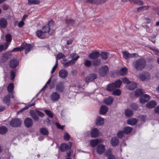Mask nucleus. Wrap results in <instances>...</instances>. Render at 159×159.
<instances>
[{"label": "nucleus", "mask_w": 159, "mask_h": 159, "mask_svg": "<svg viewBox=\"0 0 159 159\" xmlns=\"http://www.w3.org/2000/svg\"><path fill=\"white\" fill-rule=\"evenodd\" d=\"M147 61L143 58H140L135 62L134 68L138 70H142L144 69L146 66Z\"/></svg>", "instance_id": "f257e3e1"}, {"label": "nucleus", "mask_w": 159, "mask_h": 159, "mask_svg": "<svg viewBox=\"0 0 159 159\" xmlns=\"http://www.w3.org/2000/svg\"><path fill=\"white\" fill-rule=\"evenodd\" d=\"M122 81L120 80H117L114 83L108 84L106 88L107 90L111 92L114 91L117 88H119L121 85Z\"/></svg>", "instance_id": "f03ea898"}, {"label": "nucleus", "mask_w": 159, "mask_h": 159, "mask_svg": "<svg viewBox=\"0 0 159 159\" xmlns=\"http://www.w3.org/2000/svg\"><path fill=\"white\" fill-rule=\"evenodd\" d=\"M10 125L12 127H17L20 126L21 124V121L18 118H13L10 122Z\"/></svg>", "instance_id": "7ed1b4c3"}, {"label": "nucleus", "mask_w": 159, "mask_h": 159, "mask_svg": "<svg viewBox=\"0 0 159 159\" xmlns=\"http://www.w3.org/2000/svg\"><path fill=\"white\" fill-rule=\"evenodd\" d=\"M65 86L64 82L62 81H59L56 85V90L58 92H63L65 89Z\"/></svg>", "instance_id": "20e7f679"}, {"label": "nucleus", "mask_w": 159, "mask_h": 159, "mask_svg": "<svg viewBox=\"0 0 159 159\" xmlns=\"http://www.w3.org/2000/svg\"><path fill=\"white\" fill-rule=\"evenodd\" d=\"M107 0H85V2L90 3L93 5H98L105 2Z\"/></svg>", "instance_id": "39448f33"}, {"label": "nucleus", "mask_w": 159, "mask_h": 159, "mask_svg": "<svg viewBox=\"0 0 159 159\" xmlns=\"http://www.w3.org/2000/svg\"><path fill=\"white\" fill-rule=\"evenodd\" d=\"M109 69L107 65L102 66L99 70V74L101 76H104L107 72H108Z\"/></svg>", "instance_id": "423d86ee"}, {"label": "nucleus", "mask_w": 159, "mask_h": 159, "mask_svg": "<svg viewBox=\"0 0 159 159\" xmlns=\"http://www.w3.org/2000/svg\"><path fill=\"white\" fill-rule=\"evenodd\" d=\"M137 55L138 54L137 53H129L126 51L123 52V57L126 60H128L130 58L136 57Z\"/></svg>", "instance_id": "0eeeda50"}, {"label": "nucleus", "mask_w": 159, "mask_h": 159, "mask_svg": "<svg viewBox=\"0 0 159 159\" xmlns=\"http://www.w3.org/2000/svg\"><path fill=\"white\" fill-rule=\"evenodd\" d=\"M70 146H69L66 143H62L60 146V151L62 152L67 151V150L70 149L71 147V142H70Z\"/></svg>", "instance_id": "6e6552de"}, {"label": "nucleus", "mask_w": 159, "mask_h": 159, "mask_svg": "<svg viewBox=\"0 0 159 159\" xmlns=\"http://www.w3.org/2000/svg\"><path fill=\"white\" fill-rule=\"evenodd\" d=\"M97 75L95 73H91L89 74L86 78L85 81L87 83H89L92 82L96 79Z\"/></svg>", "instance_id": "1a4fd4ad"}, {"label": "nucleus", "mask_w": 159, "mask_h": 159, "mask_svg": "<svg viewBox=\"0 0 159 159\" xmlns=\"http://www.w3.org/2000/svg\"><path fill=\"white\" fill-rule=\"evenodd\" d=\"M150 99V96L147 94H144L139 97V102L141 103H145Z\"/></svg>", "instance_id": "9d476101"}, {"label": "nucleus", "mask_w": 159, "mask_h": 159, "mask_svg": "<svg viewBox=\"0 0 159 159\" xmlns=\"http://www.w3.org/2000/svg\"><path fill=\"white\" fill-rule=\"evenodd\" d=\"M12 55L11 53L9 52H7L3 53L1 59L2 62H7L10 57Z\"/></svg>", "instance_id": "9b49d317"}, {"label": "nucleus", "mask_w": 159, "mask_h": 159, "mask_svg": "<svg viewBox=\"0 0 159 159\" xmlns=\"http://www.w3.org/2000/svg\"><path fill=\"white\" fill-rule=\"evenodd\" d=\"M19 63V61L17 60L16 58H14L10 61L9 65L10 68H14L18 66Z\"/></svg>", "instance_id": "f8f14e48"}, {"label": "nucleus", "mask_w": 159, "mask_h": 159, "mask_svg": "<svg viewBox=\"0 0 159 159\" xmlns=\"http://www.w3.org/2000/svg\"><path fill=\"white\" fill-rule=\"evenodd\" d=\"M42 30L45 34L48 33L50 35L53 34L54 32V31L53 29H52L48 25H47L43 26L42 28Z\"/></svg>", "instance_id": "ddd939ff"}, {"label": "nucleus", "mask_w": 159, "mask_h": 159, "mask_svg": "<svg viewBox=\"0 0 159 159\" xmlns=\"http://www.w3.org/2000/svg\"><path fill=\"white\" fill-rule=\"evenodd\" d=\"M139 79L142 81L148 80L150 78V74L148 72H143L139 75Z\"/></svg>", "instance_id": "4468645a"}, {"label": "nucleus", "mask_w": 159, "mask_h": 159, "mask_svg": "<svg viewBox=\"0 0 159 159\" xmlns=\"http://www.w3.org/2000/svg\"><path fill=\"white\" fill-rule=\"evenodd\" d=\"M105 150V146L101 144L98 145L96 148L97 152L98 154L102 155L104 152Z\"/></svg>", "instance_id": "2eb2a0df"}, {"label": "nucleus", "mask_w": 159, "mask_h": 159, "mask_svg": "<svg viewBox=\"0 0 159 159\" xmlns=\"http://www.w3.org/2000/svg\"><path fill=\"white\" fill-rule=\"evenodd\" d=\"M60 95L57 92H53L51 94L50 98L53 101H57L60 98Z\"/></svg>", "instance_id": "dca6fc26"}, {"label": "nucleus", "mask_w": 159, "mask_h": 159, "mask_svg": "<svg viewBox=\"0 0 159 159\" xmlns=\"http://www.w3.org/2000/svg\"><path fill=\"white\" fill-rule=\"evenodd\" d=\"M36 34L37 36L40 39H44L46 38V34L41 30H37Z\"/></svg>", "instance_id": "f3484780"}, {"label": "nucleus", "mask_w": 159, "mask_h": 159, "mask_svg": "<svg viewBox=\"0 0 159 159\" xmlns=\"http://www.w3.org/2000/svg\"><path fill=\"white\" fill-rule=\"evenodd\" d=\"M100 53L98 51L93 52L89 55V57L91 59H97L100 56Z\"/></svg>", "instance_id": "a211bd4d"}, {"label": "nucleus", "mask_w": 159, "mask_h": 159, "mask_svg": "<svg viewBox=\"0 0 159 159\" xmlns=\"http://www.w3.org/2000/svg\"><path fill=\"white\" fill-rule=\"evenodd\" d=\"M68 75L67 71L64 69H61L59 72V77L62 79L66 77Z\"/></svg>", "instance_id": "6ab92c4d"}, {"label": "nucleus", "mask_w": 159, "mask_h": 159, "mask_svg": "<svg viewBox=\"0 0 159 159\" xmlns=\"http://www.w3.org/2000/svg\"><path fill=\"white\" fill-rule=\"evenodd\" d=\"M24 123L25 126L27 128H29L33 124L32 119L29 117H27L25 119Z\"/></svg>", "instance_id": "aec40b11"}, {"label": "nucleus", "mask_w": 159, "mask_h": 159, "mask_svg": "<svg viewBox=\"0 0 159 159\" xmlns=\"http://www.w3.org/2000/svg\"><path fill=\"white\" fill-rule=\"evenodd\" d=\"M114 100V98L112 97L109 96L105 98L104 102L107 105H109L112 103Z\"/></svg>", "instance_id": "412c9836"}, {"label": "nucleus", "mask_w": 159, "mask_h": 159, "mask_svg": "<svg viewBox=\"0 0 159 159\" xmlns=\"http://www.w3.org/2000/svg\"><path fill=\"white\" fill-rule=\"evenodd\" d=\"M7 24V21L6 19L4 18L0 19V26L3 29L6 28Z\"/></svg>", "instance_id": "4be33fe9"}, {"label": "nucleus", "mask_w": 159, "mask_h": 159, "mask_svg": "<svg viewBox=\"0 0 159 159\" xmlns=\"http://www.w3.org/2000/svg\"><path fill=\"white\" fill-rule=\"evenodd\" d=\"M108 111V107L105 105H102L100 109V113L101 115L106 114Z\"/></svg>", "instance_id": "5701e85b"}, {"label": "nucleus", "mask_w": 159, "mask_h": 159, "mask_svg": "<svg viewBox=\"0 0 159 159\" xmlns=\"http://www.w3.org/2000/svg\"><path fill=\"white\" fill-rule=\"evenodd\" d=\"M98 130L96 128L92 129L91 131V136L93 138L97 137L98 136Z\"/></svg>", "instance_id": "b1692460"}, {"label": "nucleus", "mask_w": 159, "mask_h": 159, "mask_svg": "<svg viewBox=\"0 0 159 159\" xmlns=\"http://www.w3.org/2000/svg\"><path fill=\"white\" fill-rule=\"evenodd\" d=\"M119 143V140L116 137H112L111 141V143L113 147H116L117 146Z\"/></svg>", "instance_id": "393cba45"}, {"label": "nucleus", "mask_w": 159, "mask_h": 159, "mask_svg": "<svg viewBox=\"0 0 159 159\" xmlns=\"http://www.w3.org/2000/svg\"><path fill=\"white\" fill-rule=\"evenodd\" d=\"M104 123V120L103 118L98 116L96 119V124L97 125L101 126Z\"/></svg>", "instance_id": "a878e982"}, {"label": "nucleus", "mask_w": 159, "mask_h": 159, "mask_svg": "<svg viewBox=\"0 0 159 159\" xmlns=\"http://www.w3.org/2000/svg\"><path fill=\"white\" fill-rule=\"evenodd\" d=\"M75 20L72 19L66 18L65 20V23L67 26H73L75 24Z\"/></svg>", "instance_id": "bb28decb"}, {"label": "nucleus", "mask_w": 159, "mask_h": 159, "mask_svg": "<svg viewBox=\"0 0 159 159\" xmlns=\"http://www.w3.org/2000/svg\"><path fill=\"white\" fill-rule=\"evenodd\" d=\"M156 105V102L155 101H152L147 103L146 106L147 108H154Z\"/></svg>", "instance_id": "cd10ccee"}, {"label": "nucleus", "mask_w": 159, "mask_h": 159, "mask_svg": "<svg viewBox=\"0 0 159 159\" xmlns=\"http://www.w3.org/2000/svg\"><path fill=\"white\" fill-rule=\"evenodd\" d=\"M10 95H7L4 97L2 101L3 103L9 105L10 104Z\"/></svg>", "instance_id": "c85d7f7f"}, {"label": "nucleus", "mask_w": 159, "mask_h": 159, "mask_svg": "<svg viewBox=\"0 0 159 159\" xmlns=\"http://www.w3.org/2000/svg\"><path fill=\"white\" fill-rule=\"evenodd\" d=\"M133 129L131 127L129 126L125 127L123 129V130L125 134H129L132 131Z\"/></svg>", "instance_id": "c756f323"}, {"label": "nucleus", "mask_w": 159, "mask_h": 159, "mask_svg": "<svg viewBox=\"0 0 159 159\" xmlns=\"http://www.w3.org/2000/svg\"><path fill=\"white\" fill-rule=\"evenodd\" d=\"M137 84L134 82H130L128 85V89L130 90H133L136 87Z\"/></svg>", "instance_id": "7c9ffc66"}, {"label": "nucleus", "mask_w": 159, "mask_h": 159, "mask_svg": "<svg viewBox=\"0 0 159 159\" xmlns=\"http://www.w3.org/2000/svg\"><path fill=\"white\" fill-rule=\"evenodd\" d=\"M138 122L137 119L135 118H133L132 119L128 120L127 121L128 124L134 125H136Z\"/></svg>", "instance_id": "2f4dec72"}, {"label": "nucleus", "mask_w": 159, "mask_h": 159, "mask_svg": "<svg viewBox=\"0 0 159 159\" xmlns=\"http://www.w3.org/2000/svg\"><path fill=\"white\" fill-rule=\"evenodd\" d=\"M30 114L33 118V119L36 121H38L39 119V117L37 115L36 113L33 111H30Z\"/></svg>", "instance_id": "473e14b6"}, {"label": "nucleus", "mask_w": 159, "mask_h": 159, "mask_svg": "<svg viewBox=\"0 0 159 159\" xmlns=\"http://www.w3.org/2000/svg\"><path fill=\"white\" fill-rule=\"evenodd\" d=\"M99 143V140L98 139H92L90 141V145L92 147L96 146Z\"/></svg>", "instance_id": "72a5a7b5"}, {"label": "nucleus", "mask_w": 159, "mask_h": 159, "mask_svg": "<svg viewBox=\"0 0 159 159\" xmlns=\"http://www.w3.org/2000/svg\"><path fill=\"white\" fill-rule=\"evenodd\" d=\"M28 3L30 5L33 4H39L40 2V0H28Z\"/></svg>", "instance_id": "f704fd0d"}, {"label": "nucleus", "mask_w": 159, "mask_h": 159, "mask_svg": "<svg viewBox=\"0 0 159 159\" xmlns=\"http://www.w3.org/2000/svg\"><path fill=\"white\" fill-rule=\"evenodd\" d=\"M8 129L5 126L0 127V134H6L7 131Z\"/></svg>", "instance_id": "c9c22d12"}, {"label": "nucleus", "mask_w": 159, "mask_h": 159, "mask_svg": "<svg viewBox=\"0 0 159 159\" xmlns=\"http://www.w3.org/2000/svg\"><path fill=\"white\" fill-rule=\"evenodd\" d=\"M125 114L128 117H131L133 114V112L129 109H126L125 110Z\"/></svg>", "instance_id": "e433bc0d"}, {"label": "nucleus", "mask_w": 159, "mask_h": 159, "mask_svg": "<svg viewBox=\"0 0 159 159\" xmlns=\"http://www.w3.org/2000/svg\"><path fill=\"white\" fill-rule=\"evenodd\" d=\"M143 92L140 89H137L135 91L134 95L137 97L141 96L143 95Z\"/></svg>", "instance_id": "4c0bfd02"}, {"label": "nucleus", "mask_w": 159, "mask_h": 159, "mask_svg": "<svg viewBox=\"0 0 159 159\" xmlns=\"http://www.w3.org/2000/svg\"><path fill=\"white\" fill-rule=\"evenodd\" d=\"M39 131L40 133L44 135H48L49 134L48 130L45 128H40L39 129Z\"/></svg>", "instance_id": "58836bf2"}, {"label": "nucleus", "mask_w": 159, "mask_h": 159, "mask_svg": "<svg viewBox=\"0 0 159 159\" xmlns=\"http://www.w3.org/2000/svg\"><path fill=\"white\" fill-rule=\"evenodd\" d=\"M14 89V84L13 83H10L7 87V90L8 92L12 93Z\"/></svg>", "instance_id": "ea45409f"}, {"label": "nucleus", "mask_w": 159, "mask_h": 159, "mask_svg": "<svg viewBox=\"0 0 159 159\" xmlns=\"http://www.w3.org/2000/svg\"><path fill=\"white\" fill-rule=\"evenodd\" d=\"M101 62V60L100 59H96L92 61V64L94 66H98L99 65Z\"/></svg>", "instance_id": "a19ab883"}, {"label": "nucleus", "mask_w": 159, "mask_h": 159, "mask_svg": "<svg viewBox=\"0 0 159 159\" xmlns=\"http://www.w3.org/2000/svg\"><path fill=\"white\" fill-rule=\"evenodd\" d=\"M127 69L126 68H122L119 71V74L121 75H124L126 74Z\"/></svg>", "instance_id": "79ce46f5"}, {"label": "nucleus", "mask_w": 159, "mask_h": 159, "mask_svg": "<svg viewBox=\"0 0 159 159\" xmlns=\"http://www.w3.org/2000/svg\"><path fill=\"white\" fill-rule=\"evenodd\" d=\"M130 107L134 111H136L137 110L138 106V105L134 103H132L130 106Z\"/></svg>", "instance_id": "37998d69"}, {"label": "nucleus", "mask_w": 159, "mask_h": 159, "mask_svg": "<svg viewBox=\"0 0 159 159\" xmlns=\"http://www.w3.org/2000/svg\"><path fill=\"white\" fill-rule=\"evenodd\" d=\"M101 56L102 59L106 60L108 57V53L106 52H102Z\"/></svg>", "instance_id": "c03bdc74"}, {"label": "nucleus", "mask_w": 159, "mask_h": 159, "mask_svg": "<svg viewBox=\"0 0 159 159\" xmlns=\"http://www.w3.org/2000/svg\"><path fill=\"white\" fill-rule=\"evenodd\" d=\"M121 91L120 89L114 90L112 92V94L114 95L119 96L120 95Z\"/></svg>", "instance_id": "a18cd8bd"}, {"label": "nucleus", "mask_w": 159, "mask_h": 159, "mask_svg": "<svg viewBox=\"0 0 159 159\" xmlns=\"http://www.w3.org/2000/svg\"><path fill=\"white\" fill-rule=\"evenodd\" d=\"M26 48L25 51V53L27 54L30 51L31 49L32 48V46L31 44H27L26 46Z\"/></svg>", "instance_id": "49530a36"}, {"label": "nucleus", "mask_w": 159, "mask_h": 159, "mask_svg": "<svg viewBox=\"0 0 159 159\" xmlns=\"http://www.w3.org/2000/svg\"><path fill=\"white\" fill-rule=\"evenodd\" d=\"M149 8V7L148 6H144L142 7H138L137 9V11H143L144 10L148 9Z\"/></svg>", "instance_id": "de8ad7c7"}, {"label": "nucleus", "mask_w": 159, "mask_h": 159, "mask_svg": "<svg viewBox=\"0 0 159 159\" xmlns=\"http://www.w3.org/2000/svg\"><path fill=\"white\" fill-rule=\"evenodd\" d=\"M125 134L123 130L119 131L117 134V136L118 138L120 139L123 138Z\"/></svg>", "instance_id": "09e8293b"}, {"label": "nucleus", "mask_w": 159, "mask_h": 159, "mask_svg": "<svg viewBox=\"0 0 159 159\" xmlns=\"http://www.w3.org/2000/svg\"><path fill=\"white\" fill-rule=\"evenodd\" d=\"M80 57V56L78 55H77L75 58H73L72 60L69 61V63H70V65H73L75 63V61L78 60Z\"/></svg>", "instance_id": "8fccbe9b"}, {"label": "nucleus", "mask_w": 159, "mask_h": 159, "mask_svg": "<svg viewBox=\"0 0 159 159\" xmlns=\"http://www.w3.org/2000/svg\"><path fill=\"white\" fill-rule=\"evenodd\" d=\"M46 114L48 115L49 117L52 118L53 117V114L52 113L51 111H50L45 110H44Z\"/></svg>", "instance_id": "3c124183"}, {"label": "nucleus", "mask_w": 159, "mask_h": 159, "mask_svg": "<svg viewBox=\"0 0 159 159\" xmlns=\"http://www.w3.org/2000/svg\"><path fill=\"white\" fill-rule=\"evenodd\" d=\"M6 41L7 42H10L12 40V37L11 34H7L6 35Z\"/></svg>", "instance_id": "603ef678"}, {"label": "nucleus", "mask_w": 159, "mask_h": 159, "mask_svg": "<svg viewBox=\"0 0 159 159\" xmlns=\"http://www.w3.org/2000/svg\"><path fill=\"white\" fill-rule=\"evenodd\" d=\"M16 70L15 69L13 70L11 72L10 77L11 80H13L15 77Z\"/></svg>", "instance_id": "864d4df0"}, {"label": "nucleus", "mask_w": 159, "mask_h": 159, "mask_svg": "<svg viewBox=\"0 0 159 159\" xmlns=\"http://www.w3.org/2000/svg\"><path fill=\"white\" fill-rule=\"evenodd\" d=\"M8 46V45L6 43L5 44V45L3 44L0 45V52L4 50L7 49Z\"/></svg>", "instance_id": "5fc2aeb1"}, {"label": "nucleus", "mask_w": 159, "mask_h": 159, "mask_svg": "<svg viewBox=\"0 0 159 159\" xmlns=\"http://www.w3.org/2000/svg\"><path fill=\"white\" fill-rule=\"evenodd\" d=\"M58 65V60L57 59L56 61V63L55 65L53 67L52 70L51 71V73H53L55 71L57 68V67Z\"/></svg>", "instance_id": "6e6d98bb"}, {"label": "nucleus", "mask_w": 159, "mask_h": 159, "mask_svg": "<svg viewBox=\"0 0 159 159\" xmlns=\"http://www.w3.org/2000/svg\"><path fill=\"white\" fill-rule=\"evenodd\" d=\"M91 64V61L88 60H86L84 63V66L87 67H89L90 66Z\"/></svg>", "instance_id": "4d7b16f0"}, {"label": "nucleus", "mask_w": 159, "mask_h": 159, "mask_svg": "<svg viewBox=\"0 0 159 159\" xmlns=\"http://www.w3.org/2000/svg\"><path fill=\"white\" fill-rule=\"evenodd\" d=\"M133 1L135 4H137L140 5H143V2L141 0H133Z\"/></svg>", "instance_id": "13d9d810"}, {"label": "nucleus", "mask_w": 159, "mask_h": 159, "mask_svg": "<svg viewBox=\"0 0 159 159\" xmlns=\"http://www.w3.org/2000/svg\"><path fill=\"white\" fill-rule=\"evenodd\" d=\"M64 139L65 140L68 141L70 139V135L67 132H66L64 135Z\"/></svg>", "instance_id": "bf43d9fd"}, {"label": "nucleus", "mask_w": 159, "mask_h": 159, "mask_svg": "<svg viewBox=\"0 0 159 159\" xmlns=\"http://www.w3.org/2000/svg\"><path fill=\"white\" fill-rule=\"evenodd\" d=\"M65 56L63 53H60L58 54L57 56V58L60 59L61 58L65 57Z\"/></svg>", "instance_id": "052dcab7"}, {"label": "nucleus", "mask_w": 159, "mask_h": 159, "mask_svg": "<svg viewBox=\"0 0 159 159\" xmlns=\"http://www.w3.org/2000/svg\"><path fill=\"white\" fill-rule=\"evenodd\" d=\"M27 44V43L25 42H24L21 44L20 47L22 51L23 50L25 49Z\"/></svg>", "instance_id": "680f3d73"}, {"label": "nucleus", "mask_w": 159, "mask_h": 159, "mask_svg": "<svg viewBox=\"0 0 159 159\" xmlns=\"http://www.w3.org/2000/svg\"><path fill=\"white\" fill-rule=\"evenodd\" d=\"M122 80L124 84H128L130 83L129 80L126 77H124L122 78Z\"/></svg>", "instance_id": "e2e57ef3"}, {"label": "nucleus", "mask_w": 159, "mask_h": 159, "mask_svg": "<svg viewBox=\"0 0 159 159\" xmlns=\"http://www.w3.org/2000/svg\"><path fill=\"white\" fill-rule=\"evenodd\" d=\"M21 49L20 47H18L16 48H13V49L11 50V52H20L21 51Z\"/></svg>", "instance_id": "0e129e2a"}, {"label": "nucleus", "mask_w": 159, "mask_h": 159, "mask_svg": "<svg viewBox=\"0 0 159 159\" xmlns=\"http://www.w3.org/2000/svg\"><path fill=\"white\" fill-rule=\"evenodd\" d=\"M9 6L6 4H4L2 5V8L4 11H6L8 9Z\"/></svg>", "instance_id": "69168bd1"}, {"label": "nucleus", "mask_w": 159, "mask_h": 159, "mask_svg": "<svg viewBox=\"0 0 159 159\" xmlns=\"http://www.w3.org/2000/svg\"><path fill=\"white\" fill-rule=\"evenodd\" d=\"M111 152L110 149H109L107 151L105 152V155L106 156H112L111 155Z\"/></svg>", "instance_id": "338daca9"}, {"label": "nucleus", "mask_w": 159, "mask_h": 159, "mask_svg": "<svg viewBox=\"0 0 159 159\" xmlns=\"http://www.w3.org/2000/svg\"><path fill=\"white\" fill-rule=\"evenodd\" d=\"M36 113L38 114V115L41 117H43L44 116V114L42 112L40 111L37 110L36 111Z\"/></svg>", "instance_id": "774afa93"}]
</instances>
